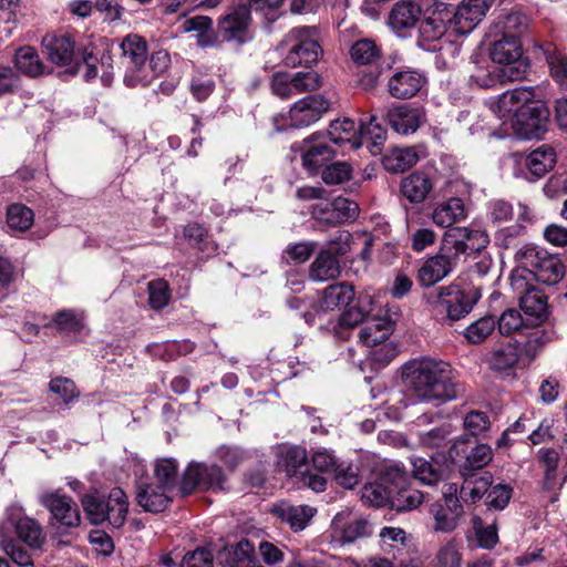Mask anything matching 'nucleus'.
I'll list each match as a JSON object with an SVG mask.
<instances>
[{
    "mask_svg": "<svg viewBox=\"0 0 567 567\" xmlns=\"http://www.w3.org/2000/svg\"><path fill=\"white\" fill-rule=\"evenodd\" d=\"M288 48L285 56L287 66H311L318 62L322 49L318 42V32L315 27H298L289 31L282 40Z\"/></svg>",
    "mask_w": 567,
    "mask_h": 567,
    "instance_id": "nucleus-4",
    "label": "nucleus"
},
{
    "mask_svg": "<svg viewBox=\"0 0 567 567\" xmlns=\"http://www.w3.org/2000/svg\"><path fill=\"white\" fill-rule=\"evenodd\" d=\"M533 275L539 282L555 285L564 277L565 267L559 258L545 251L542 258H538Z\"/></svg>",
    "mask_w": 567,
    "mask_h": 567,
    "instance_id": "nucleus-32",
    "label": "nucleus"
},
{
    "mask_svg": "<svg viewBox=\"0 0 567 567\" xmlns=\"http://www.w3.org/2000/svg\"><path fill=\"white\" fill-rule=\"evenodd\" d=\"M33 212L22 204H12L7 209V225L12 230L29 229L33 224Z\"/></svg>",
    "mask_w": 567,
    "mask_h": 567,
    "instance_id": "nucleus-48",
    "label": "nucleus"
},
{
    "mask_svg": "<svg viewBox=\"0 0 567 567\" xmlns=\"http://www.w3.org/2000/svg\"><path fill=\"white\" fill-rule=\"evenodd\" d=\"M313 215L328 224H342L358 217L359 205L352 199L340 196L332 203L326 204L324 208L315 209Z\"/></svg>",
    "mask_w": 567,
    "mask_h": 567,
    "instance_id": "nucleus-22",
    "label": "nucleus"
},
{
    "mask_svg": "<svg viewBox=\"0 0 567 567\" xmlns=\"http://www.w3.org/2000/svg\"><path fill=\"white\" fill-rule=\"evenodd\" d=\"M351 166L346 162H334L327 166L322 174V181L328 185L344 183L351 177Z\"/></svg>",
    "mask_w": 567,
    "mask_h": 567,
    "instance_id": "nucleus-54",
    "label": "nucleus"
},
{
    "mask_svg": "<svg viewBox=\"0 0 567 567\" xmlns=\"http://www.w3.org/2000/svg\"><path fill=\"white\" fill-rule=\"evenodd\" d=\"M178 465L174 458H159L154 463L153 480L161 484L162 488L175 487L177 482Z\"/></svg>",
    "mask_w": 567,
    "mask_h": 567,
    "instance_id": "nucleus-44",
    "label": "nucleus"
},
{
    "mask_svg": "<svg viewBox=\"0 0 567 567\" xmlns=\"http://www.w3.org/2000/svg\"><path fill=\"white\" fill-rule=\"evenodd\" d=\"M495 0H463L451 20L453 30L465 35L472 32L484 19Z\"/></svg>",
    "mask_w": 567,
    "mask_h": 567,
    "instance_id": "nucleus-15",
    "label": "nucleus"
},
{
    "mask_svg": "<svg viewBox=\"0 0 567 567\" xmlns=\"http://www.w3.org/2000/svg\"><path fill=\"white\" fill-rule=\"evenodd\" d=\"M47 58L54 64L69 65L74 58V42L65 34L51 35L43 39Z\"/></svg>",
    "mask_w": 567,
    "mask_h": 567,
    "instance_id": "nucleus-25",
    "label": "nucleus"
},
{
    "mask_svg": "<svg viewBox=\"0 0 567 567\" xmlns=\"http://www.w3.org/2000/svg\"><path fill=\"white\" fill-rule=\"evenodd\" d=\"M354 298V290L346 282L330 285L324 288L319 303V311L327 312L348 307Z\"/></svg>",
    "mask_w": 567,
    "mask_h": 567,
    "instance_id": "nucleus-29",
    "label": "nucleus"
},
{
    "mask_svg": "<svg viewBox=\"0 0 567 567\" xmlns=\"http://www.w3.org/2000/svg\"><path fill=\"white\" fill-rule=\"evenodd\" d=\"M83 511L93 525L107 523L115 529L121 528L128 514V497L121 487L112 488L105 498L85 494L81 497Z\"/></svg>",
    "mask_w": 567,
    "mask_h": 567,
    "instance_id": "nucleus-3",
    "label": "nucleus"
},
{
    "mask_svg": "<svg viewBox=\"0 0 567 567\" xmlns=\"http://www.w3.org/2000/svg\"><path fill=\"white\" fill-rule=\"evenodd\" d=\"M351 59L357 64H372L381 56L380 48L371 39L358 40L350 50Z\"/></svg>",
    "mask_w": 567,
    "mask_h": 567,
    "instance_id": "nucleus-47",
    "label": "nucleus"
},
{
    "mask_svg": "<svg viewBox=\"0 0 567 567\" xmlns=\"http://www.w3.org/2000/svg\"><path fill=\"white\" fill-rule=\"evenodd\" d=\"M372 311V299L370 296H360L357 302L342 312L339 317V326L341 328L352 329L358 324L368 320L369 313Z\"/></svg>",
    "mask_w": 567,
    "mask_h": 567,
    "instance_id": "nucleus-36",
    "label": "nucleus"
},
{
    "mask_svg": "<svg viewBox=\"0 0 567 567\" xmlns=\"http://www.w3.org/2000/svg\"><path fill=\"white\" fill-rule=\"evenodd\" d=\"M53 322L59 331L66 334H76L83 329V321L69 309L56 312Z\"/></svg>",
    "mask_w": 567,
    "mask_h": 567,
    "instance_id": "nucleus-51",
    "label": "nucleus"
},
{
    "mask_svg": "<svg viewBox=\"0 0 567 567\" xmlns=\"http://www.w3.org/2000/svg\"><path fill=\"white\" fill-rule=\"evenodd\" d=\"M512 487L507 484L491 485L486 493V505L491 508L504 509L512 497Z\"/></svg>",
    "mask_w": 567,
    "mask_h": 567,
    "instance_id": "nucleus-57",
    "label": "nucleus"
},
{
    "mask_svg": "<svg viewBox=\"0 0 567 567\" xmlns=\"http://www.w3.org/2000/svg\"><path fill=\"white\" fill-rule=\"evenodd\" d=\"M432 189L431 179L422 173H414L405 177L401 184V192L411 203L423 202Z\"/></svg>",
    "mask_w": 567,
    "mask_h": 567,
    "instance_id": "nucleus-38",
    "label": "nucleus"
},
{
    "mask_svg": "<svg viewBox=\"0 0 567 567\" xmlns=\"http://www.w3.org/2000/svg\"><path fill=\"white\" fill-rule=\"evenodd\" d=\"M555 153L549 146H542L533 151L525 161L529 172L536 177H543L555 165Z\"/></svg>",
    "mask_w": 567,
    "mask_h": 567,
    "instance_id": "nucleus-41",
    "label": "nucleus"
},
{
    "mask_svg": "<svg viewBox=\"0 0 567 567\" xmlns=\"http://www.w3.org/2000/svg\"><path fill=\"white\" fill-rule=\"evenodd\" d=\"M385 117L391 128L400 135L415 133L425 121V114L422 109L412 107L406 104L389 109Z\"/></svg>",
    "mask_w": 567,
    "mask_h": 567,
    "instance_id": "nucleus-19",
    "label": "nucleus"
},
{
    "mask_svg": "<svg viewBox=\"0 0 567 567\" xmlns=\"http://www.w3.org/2000/svg\"><path fill=\"white\" fill-rule=\"evenodd\" d=\"M422 13V7L416 1L400 0L390 11L389 25L398 32L411 30L420 21Z\"/></svg>",
    "mask_w": 567,
    "mask_h": 567,
    "instance_id": "nucleus-23",
    "label": "nucleus"
},
{
    "mask_svg": "<svg viewBox=\"0 0 567 567\" xmlns=\"http://www.w3.org/2000/svg\"><path fill=\"white\" fill-rule=\"evenodd\" d=\"M437 567H461V553L457 545L450 542L443 545L436 555Z\"/></svg>",
    "mask_w": 567,
    "mask_h": 567,
    "instance_id": "nucleus-63",
    "label": "nucleus"
},
{
    "mask_svg": "<svg viewBox=\"0 0 567 567\" xmlns=\"http://www.w3.org/2000/svg\"><path fill=\"white\" fill-rule=\"evenodd\" d=\"M330 107L322 96H307L297 101L289 111V120L293 127H305L317 122Z\"/></svg>",
    "mask_w": 567,
    "mask_h": 567,
    "instance_id": "nucleus-17",
    "label": "nucleus"
},
{
    "mask_svg": "<svg viewBox=\"0 0 567 567\" xmlns=\"http://www.w3.org/2000/svg\"><path fill=\"white\" fill-rule=\"evenodd\" d=\"M14 63L18 70L29 76H38L44 72L43 63L31 47L20 48L16 53Z\"/></svg>",
    "mask_w": 567,
    "mask_h": 567,
    "instance_id": "nucleus-43",
    "label": "nucleus"
},
{
    "mask_svg": "<svg viewBox=\"0 0 567 567\" xmlns=\"http://www.w3.org/2000/svg\"><path fill=\"white\" fill-rule=\"evenodd\" d=\"M358 138L361 141V146L365 145L372 155L381 153V147L386 138V131L378 122L375 114H370L365 120L360 121Z\"/></svg>",
    "mask_w": 567,
    "mask_h": 567,
    "instance_id": "nucleus-24",
    "label": "nucleus"
},
{
    "mask_svg": "<svg viewBox=\"0 0 567 567\" xmlns=\"http://www.w3.org/2000/svg\"><path fill=\"white\" fill-rule=\"evenodd\" d=\"M337 483L344 488H353L359 483V470L352 464L338 463L333 470Z\"/></svg>",
    "mask_w": 567,
    "mask_h": 567,
    "instance_id": "nucleus-60",
    "label": "nucleus"
},
{
    "mask_svg": "<svg viewBox=\"0 0 567 567\" xmlns=\"http://www.w3.org/2000/svg\"><path fill=\"white\" fill-rule=\"evenodd\" d=\"M277 466L287 476L296 478L298 483L312 489L316 493L323 492L327 487V480L310 472L306 449L301 446H289L280 450L277 455Z\"/></svg>",
    "mask_w": 567,
    "mask_h": 567,
    "instance_id": "nucleus-5",
    "label": "nucleus"
},
{
    "mask_svg": "<svg viewBox=\"0 0 567 567\" xmlns=\"http://www.w3.org/2000/svg\"><path fill=\"white\" fill-rule=\"evenodd\" d=\"M251 24L252 18L248 3H239L228 8L217 21L221 41L233 42L237 45L247 43L252 39Z\"/></svg>",
    "mask_w": 567,
    "mask_h": 567,
    "instance_id": "nucleus-7",
    "label": "nucleus"
},
{
    "mask_svg": "<svg viewBox=\"0 0 567 567\" xmlns=\"http://www.w3.org/2000/svg\"><path fill=\"white\" fill-rule=\"evenodd\" d=\"M455 236L458 239L454 240L451 245V248L454 251L455 257L467 254V251H481L486 248L489 243L488 235L486 231L481 229H470V228H455Z\"/></svg>",
    "mask_w": 567,
    "mask_h": 567,
    "instance_id": "nucleus-26",
    "label": "nucleus"
},
{
    "mask_svg": "<svg viewBox=\"0 0 567 567\" xmlns=\"http://www.w3.org/2000/svg\"><path fill=\"white\" fill-rule=\"evenodd\" d=\"M332 145L323 133H313L301 143L293 144L291 150L300 153L303 168L315 175L336 156Z\"/></svg>",
    "mask_w": 567,
    "mask_h": 567,
    "instance_id": "nucleus-9",
    "label": "nucleus"
},
{
    "mask_svg": "<svg viewBox=\"0 0 567 567\" xmlns=\"http://www.w3.org/2000/svg\"><path fill=\"white\" fill-rule=\"evenodd\" d=\"M412 472L416 480L426 485H434L443 477L441 466L422 457L412 460Z\"/></svg>",
    "mask_w": 567,
    "mask_h": 567,
    "instance_id": "nucleus-45",
    "label": "nucleus"
},
{
    "mask_svg": "<svg viewBox=\"0 0 567 567\" xmlns=\"http://www.w3.org/2000/svg\"><path fill=\"white\" fill-rule=\"evenodd\" d=\"M169 488H162L161 484L148 478L136 483L135 499L145 512L161 513L171 503Z\"/></svg>",
    "mask_w": 567,
    "mask_h": 567,
    "instance_id": "nucleus-18",
    "label": "nucleus"
},
{
    "mask_svg": "<svg viewBox=\"0 0 567 567\" xmlns=\"http://www.w3.org/2000/svg\"><path fill=\"white\" fill-rule=\"evenodd\" d=\"M39 503L49 511L51 520L60 527L73 529L80 526V509L72 497L61 494L60 491H48L39 495Z\"/></svg>",
    "mask_w": 567,
    "mask_h": 567,
    "instance_id": "nucleus-10",
    "label": "nucleus"
},
{
    "mask_svg": "<svg viewBox=\"0 0 567 567\" xmlns=\"http://www.w3.org/2000/svg\"><path fill=\"white\" fill-rule=\"evenodd\" d=\"M122 64L125 66L124 82L127 86H136V80L147 61V43L138 34L131 33L121 42Z\"/></svg>",
    "mask_w": 567,
    "mask_h": 567,
    "instance_id": "nucleus-13",
    "label": "nucleus"
},
{
    "mask_svg": "<svg viewBox=\"0 0 567 567\" xmlns=\"http://www.w3.org/2000/svg\"><path fill=\"white\" fill-rule=\"evenodd\" d=\"M419 161V155L413 147L393 148L383 158V167L391 173H403Z\"/></svg>",
    "mask_w": 567,
    "mask_h": 567,
    "instance_id": "nucleus-34",
    "label": "nucleus"
},
{
    "mask_svg": "<svg viewBox=\"0 0 567 567\" xmlns=\"http://www.w3.org/2000/svg\"><path fill=\"white\" fill-rule=\"evenodd\" d=\"M458 257H455L451 246L445 245L441 250L427 258L417 272L422 287H431L444 279L455 267Z\"/></svg>",
    "mask_w": 567,
    "mask_h": 567,
    "instance_id": "nucleus-14",
    "label": "nucleus"
},
{
    "mask_svg": "<svg viewBox=\"0 0 567 567\" xmlns=\"http://www.w3.org/2000/svg\"><path fill=\"white\" fill-rule=\"evenodd\" d=\"M463 484L460 487V497L465 503H475L486 495L488 488L493 483V477L488 473L476 474L468 473V475H461Z\"/></svg>",
    "mask_w": 567,
    "mask_h": 567,
    "instance_id": "nucleus-30",
    "label": "nucleus"
},
{
    "mask_svg": "<svg viewBox=\"0 0 567 567\" xmlns=\"http://www.w3.org/2000/svg\"><path fill=\"white\" fill-rule=\"evenodd\" d=\"M519 357V347L512 342H507L491 352L488 364L491 369L495 371H506L515 367Z\"/></svg>",
    "mask_w": 567,
    "mask_h": 567,
    "instance_id": "nucleus-40",
    "label": "nucleus"
},
{
    "mask_svg": "<svg viewBox=\"0 0 567 567\" xmlns=\"http://www.w3.org/2000/svg\"><path fill=\"white\" fill-rule=\"evenodd\" d=\"M472 523L478 545L486 549L493 548L498 542L496 526H485L478 516H474Z\"/></svg>",
    "mask_w": 567,
    "mask_h": 567,
    "instance_id": "nucleus-52",
    "label": "nucleus"
},
{
    "mask_svg": "<svg viewBox=\"0 0 567 567\" xmlns=\"http://www.w3.org/2000/svg\"><path fill=\"white\" fill-rule=\"evenodd\" d=\"M291 78L295 94L312 92L321 85V79L315 71L298 72L295 75H291Z\"/></svg>",
    "mask_w": 567,
    "mask_h": 567,
    "instance_id": "nucleus-58",
    "label": "nucleus"
},
{
    "mask_svg": "<svg viewBox=\"0 0 567 567\" xmlns=\"http://www.w3.org/2000/svg\"><path fill=\"white\" fill-rule=\"evenodd\" d=\"M226 477L221 468L215 464L192 463L183 474L181 492L188 495L195 488L223 491Z\"/></svg>",
    "mask_w": 567,
    "mask_h": 567,
    "instance_id": "nucleus-11",
    "label": "nucleus"
},
{
    "mask_svg": "<svg viewBox=\"0 0 567 567\" xmlns=\"http://www.w3.org/2000/svg\"><path fill=\"white\" fill-rule=\"evenodd\" d=\"M492 458V449L486 444H478L472 449L464 463L460 466V474L468 475V473H475V471L486 466Z\"/></svg>",
    "mask_w": 567,
    "mask_h": 567,
    "instance_id": "nucleus-46",
    "label": "nucleus"
},
{
    "mask_svg": "<svg viewBox=\"0 0 567 567\" xmlns=\"http://www.w3.org/2000/svg\"><path fill=\"white\" fill-rule=\"evenodd\" d=\"M49 386L50 390L59 395L65 404H70L75 401L80 395L75 383L68 378L59 377L52 379Z\"/></svg>",
    "mask_w": 567,
    "mask_h": 567,
    "instance_id": "nucleus-53",
    "label": "nucleus"
},
{
    "mask_svg": "<svg viewBox=\"0 0 567 567\" xmlns=\"http://www.w3.org/2000/svg\"><path fill=\"white\" fill-rule=\"evenodd\" d=\"M496 321L493 317H483L466 327L464 337L471 343H481L494 331Z\"/></svg>",
    "mask_w": 567,
    "mask_h": 567,
    "instance_id": "nucleus-49",
    "label": "nucleus"
},
{
    "mask_svg": "<svg viewBox=\"0 0 567 567\" xmlns=\"http://www.w3.org/2000/svg\"><path fill=\"white\" fill-rule=\"evenodd\" d=\"M480 298L481 293L477 290H462L451 285L437 290L433 305L437 313L454 322L466 317Z\"/></svg>",
    "mask_w": 567,
    "mask_h": 567,
    "instance_id": "nucleus-6",
    "label": "nucleus"
},
{
    "mask_svg": "<svg viewBox=\"0 0 567 567\" xmlns=\"http://www.w3.org/2000/svg\"><path fill=\"white\" fill-rule=\"evenodd\" d=\"M214 557L210 550L198 547L188 551L179 563V567H213Z\"/></svg>",
    "mask_w": 567,
    "mask_h": 567,
    "instance_id": "nucleus-62",
    "label": "nucleus"
},
{
    "mask_svg": "<svg viewBox=\"0 0 567 567\" xmlns=\"http://www.w3.org/2000/svg\"><path fill=\"white\" fill-rule=\"evenodd\" d=\"M434 517V529L436 532L450 533L457 526L460 518L463 514L451 513L447 507L444 508L441 504H435L431 508Z\"/></svg>",
    "mask_w": 567,
    "mask_h": 567,
    "instance_id": "nucleus-50",
    "label": "nucleus"
},
{
    "mask_svg": "<svg viewBox=\"0 0 567 567\" xmlns=\"http://www.w3.org/2000/svg\"><path fill=\"white\" fill-rule=\"evenodd\" d=\"M548 117L549 111L546 105L532 99L518 109L509 124L519 138H540L546 131Z\"/></svg>",
    "mask_w": 567,
    "mask_h": 567,
    "instance_id": "nucleus-8",
    "label": "nucleus"
},
{
    "mask_svg": "<svg viewBox=\"0 0 567 567\" xmlns=\"http://www.w3.org/2000/svg\"><path fill=\"white\" fill-rule=\"evenodd\" d=\"M393 488L384 485L381 481L369 483L361 491V499L364 504L373 507L392 505Z\"/></svg>",
    "mask_w": 567,
    "mask_h": 567,
    "instance_id": "nucleus-42",
    "label": "nucleus"
},
{
    "mask_svg": "<svg viewBox=\"0 0 567 567\" xmlns=\"http://www.w3.org/2000/svg\"><path fill=\"white\" fill-rule=\"evenodd\" d=\"M323 134L333 145L338 147H361V141L358 138V130L355 127V123L351 118H343L341 121L332 122L329 130Z\"/></svg>",
    "mask_w": 567,
    "mask_h": 567,
    "instance_id": "nucleus-27",
    "label": "nucleus"
},
{
    "mask_svg": "<svg viewBox=\"0 0 567 567\" xmlns=\"http://www.w3.org/2000/svg\"><path fill=\"white\" fill-rule=\"evenodd\" d=\"M513 285L517 286L518 292L524 291L519 298V306L526 316L528 324H538L542 322L547 315V300L545 295L535 288H527L525 279L520 276L517 277V280L513 281Z\"/></svg>",
    "mask_w": 567,
    "mask_h": 567,
    "instance_id": "nucleus-16",
    "label": "nucleus"
},
{
    "mask_svg": "<svg viewBox=\"0 0 567 567\" xmlns=\"http://www.w3.org/2000/svg\"><path fill=\"white\" fill-rule=\"evenodd\" d=\"M340 274V265L336 256L328 250L318 254L310 267V278L316 281L334 279Z\"/></svg>",
    "mask_w": 567,
    "mask_h": 567,
    "instance_id": "nucleus-33",
    "label": "nucleus"
},
{
    "mask_svg": "<svg viewBox=\"0 0 567 567\" xmlns=\"http://www.w3.org/2000/svg\"><path fill=\"white\" fill-rule=\"evenodd\" d=\"M402 381L417 400L452 401L461 393V385L452 379L447 362L430 358L414 359L402 367Z\"/></svg>",
    "mask_w": 567,
    "mask_h": 567,
    "instance_id": "nucleus-1",
    "label": "nucleus"
},
{
    "mask_svg": "<svg viewBox=\"0 0 567 567\" xmlns=\"http://www.w3.org/2000/svg\"><path fill=\"white\" fill-rule=\"evenodd\" d=\"M150 306L155 310H161L167 306L169 300V288L165 280H155L148 284Z\"/></svg>",
    "mask_w": 567,
    "mask_h": 567,
    "instance_id": "nucleus-55",
    "label": "nucleus"
},
{
    "mask_svg": "<svg viewBox=\"0 0 567 567\" xmlns=\"http://www.w3.org/2000/svg\"><path fill=\"white\" fill-rule=\"evenodd\" d=\"M423 502V494L416 489H399L396 497L392 498V507L399 512L412 511Z\"/></svg>",
    "mask_w": 567,
    "mask_h": 567,
    "instance_id": "nucleus-56",
    "label": "nucleus"
},
{
    "mask_svg": "<svg viewBox=\"0 0 567 567\" xmlns=\"http://www.w3.org/2000/svg\"><path fill=\"white\" fill-rule=\"evenodd\" d=\"M315 512L316 509L308 505H291L282 503L275 507V513L295 529H303L310 518L315 515Z\"/></svg>",
    "mask_w": 567,
    "mask_h": 567,
    "instance_id": "nucleus-37",
    "label": "nucleus"
},
{
    "mask_svg": "<svg viewBox=\"0 0 567 567\" xmlns=\"http://www.w3.org/2000/svg\"><path fill=\"white\" fill-rule=\"evenodd\" d=\"M466 217L465 206L462 199L452 197L440 203L433 210V223L440 227H451Z\"/></svg>",
    "mask_w": 567,
    "mask_h": 567,
    "instance_id": "nucleus-31",
    "label": "nucleus"
},
{
    "mask_svg": "<svg viewBox=\"0 0 567 567\" xmlns=\"http://www.w3.org/2000/svg\"><path fill=\"white\" fill-rule=\"evenodd\" d=\"M526 29V16L518 12H513L505 16L503 20V37L515 35L517 39H519V35L523 34Z\"/></svg>",
    "mask_w": 567,
    "mask_h": 567,
    "instance_id": "nucleus-64",
    "label": "nucleus"
},
{
    "mask_svg": "<svg viewBox=\"0 0 567 567\" xmlns=\"http://www.w3.org/2000/svg\"><path fill=\"white\" fill-rule=\"evenodd\" d=\"M450 434V426L443 425L440 427L432 429L427 432L419 433V444L422 447H441L444 445L447 436Z\"/></svg>",
    "mask_w": 567,
    "mask_h": 567,
    "instance_id": "nucleus-61",
    "label": "nucleus"
},
{
    "mask_svg": "<svg viewBox=\"0 0 567 567\" xmlns=\"http://www.w3.org/2000/svg\"><path fill=\"white\" fill-rule=\"evenodd\" d=\"M522 43L515 35L503 37L494 41L491 48V59L495 63L486 74L477 73L472 79L481 86H492L497 82L523 80L527 73V63L522 59Z\"/></svg>",
    "mask_w": 567,
    "mask_h": 567,
    "instance_id": "nucleus-2",
    "label": "nucleus"
},
{
    "mask_svg": "<svg viewBox=\"0 0 567 567\" xmlns=\"http://www.w3.org/2000/svg\"><path fill=\"white\" fill-rule=\"evenodd\" d=\"M394 323L388 318L373 317L368 319L360 330L359 338L368 347H377L389 339Z\"/></svg>",
    "mask_w": 567,
    "mask_h": 567,
    "instance_id": "nucleus-28",
    "label": "nucleus"
},
{
    "mask_svg": "<svg viewBox=\"0 0 567 567\" xmlns=\"http://www.w3.org/2000/svg\"><path fill=\"white\" fill-rule=\"evenodd\" d=\"M336 532L340 535V540L343 544H351L358 539L368 537L371 534L370 524L364 518H353L344 525L340 526V517L336 516L333 519Z\"/></svg>",
    "mask_w": 567,
    "mask_h": 567,
    "instance_id": "nucleus-39",
    "label": "nucleus"
},
{
    "mask_svg": "<svg viewBox=\"0 0 567 567\" xmlns=\"http://www.w3.org/2000/svg\"><path fill=\"white\" fill-rule=\"evenodd\" d=\"M169 63L171 58L166 51L159 50L153 52L150 59L147 58V61L143 64V68L136 80V86L148 85L155 78L163 74L167 70Z\"/></svg>",
    "mask_w": 567,
    "mask_h": 567,
    "instance_id": "nucleus-35",
    "label": "nucleus"
},
{
    "mask_svg": "<svg viewBox=\"0 0 567 567\" xmlns=\"http://www.w3.org/2000/svg\"><path fill=\"white\" fill-rule=\"evenodd\" d=\"M425 83V78L414 70L395 72L388 82L391 96L405 100L414 96Z\"/></svg>",
    "mask_w": 567,
    "mask_h": 567,
    "instance_id": "nucleus-21",
    "label": "nucleus"
},
{
    "mask_svg": "<svg viewBox=\"0 0 567 567\" xmlns=\"http://www.w3.org/2000/svg\"><path fill=\"white\" fill-rule=\"evenodd\" d=\"M23 507L12 504L7 508L6 522L14 527L18 538L32 549H40L45 543L42 525L32 517L23 514Z\"/></svg>",
    "mask_w": 567,
    "mask_h": 567,
    "instance_id": "nucleus-12",
    "label": "nucleus"
},
{
    "mask_svg": "<svg viewBox=\"0 0 567 567\" xmlns=\"http://www.w3.org/2000/svg\"><path fill=\"white\" fill-rule=\"evenodd\" d=\"M523 322L524 319L518 310L507 309L497 321L498 331L503 336H511L522 328Z\"/></svg>",
    "mask_w": 567,
    "mask_h": 567,
    "instance_id": "nucleus-59",
    "label": "nucleus"
},
{
    "mask_svg": "<svg viewBox=\"0 0 567 567\" xmlns=\"http://www.w3.org/2000/svg\"><path fill=\"white\" fill-rule=\"evenodd\" d=\"M532 99H534L532 87H515L504 92L492 105V111L503 121L504 125H507L512 122V116L516 114L518 109Z\"/></svg>",
    "mask_w": 567,
    "mask_h": 567,
    "instance_id": "nucleus-20",
    "label": "nucleus"
}]
</instances>
